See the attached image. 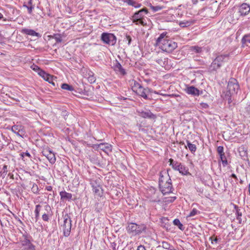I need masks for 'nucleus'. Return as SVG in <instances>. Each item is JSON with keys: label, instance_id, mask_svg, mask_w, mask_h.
<instances>
[{"label": "nucleus", "instance_id": "obj_1", "mask_svg": "<svg viewBox=\"0 0 250 250\" xmlns=\"http://www.w3.org/2000/svg\"><path fill=\"white\" fill-rule=\"evenodd\" d=\"M160 174L159 185L161 191L163 194L171 193L172 186L170 177L167 175L165 177L162 175V173Z\"/></svg>", "mask_w": 250, "mask_h": 250}, {"label": "nucleus", "instance_id": "obj_2", "mask_svg": "<svg viewBox=\"0 0 250 250\" xmlns=\"http://www.w3.org/2000/svg\"><path fill=\"white\" fill-rule=\"evenodd\" d=\"M229 54L218 55L211 63L209 69L211 71H215L220 68L222 63L228 61Z\"/></svg>", "mask_w": 250, "mask_h": 250}, {"label": "nucleus", "instance_id": "obj_3", "mask_svg": "<svg viewBox=\"0 0 250 250\" xmlns=\"http://www.w3.org/2000/svg\"><path fill=\"white\" fill-rule=\"evenodd\" d=\"M239 89V85L237 81L234 78H230L228 82L227 90L226 92L227 96H232L237 94Z\"/></svg>", "mask_w": 250, "mask_h": 250}, {"label": "nucleus", "instance_id": "obj_4", "mask_svg": "<svg viewBox=\"0 0 250 250\" xmlns=\"http://www.w3.org/2000/svg\"><path fill=\"white\" fill-rule=\"evenodd\" d=\"M169 162L170 163V166H171L174 170L179 171L182 175H187L190 174L188 172V169L181 163L174 161L172 159H170Z\"/></svg>", "mask_w": 250, "mask_h": 250}, {"label": "nucleus", "instance_id": "obj_5", "mask_svg": "<svg viewBox=\"0 0 250 250\" xmlns=\"http://www.w3.org/2000/svg\"><path fill=\"white\" fill-rule=\"evenodd\" d=\"M157 46H159L163 51L168 53L171 52L177 46L175 42L169 40L165 41Z\"/></svg>", "mask_w": 250, "mask_h": 250}, {"label": "nucleus", "instance_id": "obj_6", "mask_svg": "<svg viewBox=\"0 0 250 250\" xmlns=\"http://www.w3.org/2000/svg\"><path fill=\"white\" fill-rule=\"evenodd\" d=\"M63 223L61 225L62 228L64 235L67 237L69 235L71 229V220L68 214L63 215Z\"/></svg>", "mask_w": 250, "mask_h": 250}, {"label": "nucleus", "instance_id": "obj_7", "mask_svg": "<svg viewBox=\"0 0 250 250\" xmlns=\"http://www.w3.org/2000/svg\"><path fill=\"white\" fill-rule=\"evenodd\" d=\"M101 40L104 43L109 45H114L116 43L117 38L113 34L103 33L101 35Z\"/></svg>", "mask_w": 250, "mask_h": 250}, {"label": "nucleus", "instance_id": "obj_8", "mask_svg": "<svg viewBox=\"0 0 250 250\" xmlns=\"http://www.w3.org/2000/svg\"><path fill=\"white\" fill-rule=\"evenodd\" d=\"M146 229V227L144 226L142 228L136 224L131 223L127 226L126 229L129 233L134 232L135 234H139L142 231H145Z\"/></svg>", "mask_w": 250, "mask_h": 250}, {"label": "nucleus", "instance_id": "obj_9", "mask_svg": "<svg viewBox=\"0 0 250 250\" xmlns=\"http://www.w3.org/2000/svg\"><path fill=\"white\" fill-rule=\"evenodd\" d=\"M42 153L43 156H45L49 162L53 164L56 162V157L55 154L52 151L50 148L47 147L43 148Z\"/></svg>", "mask_w": 250, "mask_h": 250}, {"label": "nucleus", "instance_id": "obj_10", "mask_svg": "<svg viewBox=\"0 0 250 250\" xmlns=\"http://www.w3.org/2000/svg\"><path fill=\"white\" fill-rule=\"evenodd\" d=\"M21 250H35L34 246L25 235H23V239L21 240Z\"/></svg>", "mask_w": 250, "mask_h": 250}, {"label": "nucleus", "instance_id": "obj_11", "mask_svg": "<svg viewBox=\"0 0 250 250\" xmlns=\"http://www.w3.org/2000/svg\"><path fill=\"white\" fill-rule=\"evenodd\" d=\"M151 92L150 89L148 88H145L142 87V88L138 90L136 93L146 100H150L151 98L149 97V93Z\"/></svg>", "mask_w": 250, "mask_h": 250}, {"label": "nucleus", "instance_id": "obj_12", "mask_svg": "<svg viewBox=\"0 0 250 250\" xmlns=\"http://www.w3.org/2000/svg\"><path fill=\"white\" fill-rule=\"evenodd\" d=\"M250 12V6L246 3H244L239 7L238 13H239L240 16H244L248 14Z\"/></svg>", "mask_w": 250, "mask_h": 250}, {"label": "nucleus", "instance_id": "obj_13", "mask_svg": "<svg viewBox=\"0 0 250 250\" xmlns=\"http://www.w3.org/2000/svg\"><path fill=\"white\" fill-rule=\"evenodd\" d=\"M139 116L144 118H148L151 119H154L156 118V116L153 114L150 110H142L139 112Z\"/></svg>", "mask_w": 250, "mask_h": 250}, {"label": "nucleus", "instance_id": "obj_14", "mask_svg": "<svg viewBox=\"0 0 250 250\" xmlns=\"http://www.w3.org/2000/svg\"><path fill=\"white\" fill-rule=\"evenodd\" d=\"M114 70L118 74L125 75L126 74L125 70L123 68L121 64L118 62L116 61L115 64L113 66Z\"/></svg>", "mask_w": 250, "mask_h": 250}, {"label": "nucleus", "instance_id": "obj_15", "mask_svg": "<svg viewBox=\"0 0 250 250\" xmlns=\"http://www.w3.org/2000/svg\"><path fill=\"white\" fill-rule=\"evenodd\" d=\"M186 90L187 93L193 96H199L200 94L199 90L194 86H188Z\"/></svg>", "mask_w": 250, "mask_h": 250}, {"label": "nucleus", "instance_id": "obj_16", "mask_svg": "<svg viewBox=\"0 0 250 250\" xmlns=\"http://www.w3.org/2000/svg\"><path fill=\"white\" fill-rule=\"evenodd\" d=\"M90 184L92 188H99L102 185V180L99 178H93L90 179Z\"/></svg>", "mask_w": 250, "mask_h": 250}, {"label": "nucleus", "instance_id": "obj_17", "mask_svg": "<svg viewBox=\"0 0 250 250\" xmlns=\"http://www.w3.org/2000/svg\"><path fill=\"white\" fill-rule=\"evenodd\" d=\"M21 32L24 34H26L28 35H30L32 36H37V37H41L40 34L39 33L35 32L34 30L32 29L24 28L21 30Z\"/></svg>", "mask_w": 250, "mask_h": 250}, {"label": "nucleus", "instance_id": "obj_18", "mask_svg": "<svg viewBox=\"0 0 250 250\" xmlns=\"http://www.w3.org/2000/svg\"><path fill=\"white\" fill-rule=\"evenodd\" d=\"M111 147H112L111 145H110L108 144L101 143L99 145V148L100 149H101L106 152L108 151H110V152L111 151V150H112Z\"/></svg>", "mask_w": 250, "mask_h": 250}, {"label": "nucleus", "instance_id": "obj_19", "mask_svg": "<svg viewBox=\"0 0 250 250\" xmlns=\"http://www.w3.org/2000/svg\"><path fill=\"white\" fill-rule=\"evenodd\" d=\"M241 42L243 47H244L245 45H249V44L250 43V33L243 36L241 40Z\"/></svg>", "mask_w": 250, "mask_h": 250}, {"label": "nucleus", "instance_id": "obj_20", "mask_svg": "<svg viewBox=\"0 0 250 250\" xmlns=\"http://www.w3.org/2000/svg\"><path fill=\"white\" fill-rule=\"evenodd\" d=\"M93 191L96 196L101 197L103 194V189L102 185L99 186V188H92Z\"/></svg>", "mask_w": 250, "mask_h": 250}, {"label": "nucleus", "instance_id": "obj_21", "mask_svg": "<svg viewBox=\"0 0 250 250\" xmlns=\"http://www.w3.org/2000/svg\"><path fill=\"white\" fill-rule=\"evenodd\" d=\"M167 32H163V33L160 34V35L156 40V45L159 44L160 43H161V42H163L167 40Z\"/></svg>", "mask_w": 250, "mask_h": 250}, {"label": "nucleus", "instance_id": "obj_22", "mask_svg": "<svg viewBox=\"0 0 250 250\" xmlns=\"http://www.w3.org/2000/svg\"><path fill=\"white\" fill-rule=\"evenodd\" d=\"M209 240L211 241V244L214 246H217L221 241V238H217V237L214 235L210 237Z\"/></svg>", "mask_w": 250, "mask_h": 250}, {"label": "nucleus", "instance_id": "obj_23", "mask_svg": "<svg viewBox=\"0 0 250 250\" xmlns=\"http://www.w3.org/2000/svg\"><path fill=\"white\" fill-rule=\"evenodd\" d=\"M60 195L61 196V199L63 200H70L72 197L71 193L66 192L65 191H62L60 192Z\"/></svg>", "mask_w": 250, "mask_h": 250}, {"label": "nucleus", "instance_id": "obj_24", "mask_svg": "<svg viewBox=\"0 0 250 250\" xmlns=\"http://www.w3.org/2000/svg\"><path fill=\"white\" fill-rule=\"evenodd\" d=\"M131 84L132 85V89L133 91L136 93L138 91V90L139 89V88H141L142 87L139 83L134 80H132L131 82Z\"/></svg>", "mask_w": 250, "mask_h": 250}, {"label": "nucleus", "instance_id": "obj_25", "mask_svg": "<svg viewBox=\"0 0 250 250\" xmlns=\"http://www.w3.org/2000/svg\"><path fill=\"white\" fill-rule=\"evenodd\" d=\"M123 1L128 5H131L135 8H139L141 6V4L138 3L133 0H123Z\"/></svg>", "mask_w": 250, "mask_h": 250}, {"label": "nucleus", "instance_id": "obj_26", "mask_svg": "<svg viewBox=\"0 0 250 250\" xmlns=\"http://www.w3.org/2000/svg\"><path fill=\"white\" fill-rule=\"evenodd\" d=\"M131 20L132 21V22L137 25H138L139 23L141 24L143 26H145L146 25V23L144 21L137 18H134V16H133L132 17Z\"/></svg>", "mask_w": 250, "mask_h": 250}, {"label": "nucleus", "instance_id": "obj_27", "mask_svg": "<svg viewBox=\"0 0 250 250\" xmlns=\"http://www.w3.org/2000/svg\"><path fill=\"white\" fill-rule=\"evenodd\" d=\"M162 247L165 249L168 250H175L174 247L170 245L168 242L163 241L162 242Z\"/></svg>", "mask_w": 250, "mask_h": 250}, {"label": "nucleus", "instance_id": "obj_28", "mask_svg": "<svg viewBox=\"0 0 250 250\" xmlns=\"http://www.w3.org/2000/svg\"><path fill=\"white\" fill-rule=\"evenodd\" d=\"M187 146H188L189 150L192 153L195 152L196 150V146L194 144H192L190 143V142L188 140L187 141Z\"/></svg>", "mask_w": 250, "mask_h": 250}, {"label": "nucleus", "instance_id": "obj_29", "mask_svg": "<svg viewBox=\"0 0 250 250\" xmlns=\"http://www.w3.org/2000/svg\"><path fill=\"white\" fill-rule=\"evenodd\" d=\"M173 224L174 225L178 226V228L183 230L184 229V227L183 224L180 222V220L178 219H175L173 220Z\"/></svg>", "mask_w": 250, "mask_h": 250}, {"label": "nucleus", "instance_id": "obj_30", "mask_svg": "<svg viewBox=\"0 0 250 250\" xmlns=\"http://www.w3.org/2000/svg\"><path fill=\"white\" fill-rule=\"evenodd\" d=\"M88 76L87 77V80L89 83H94L96 81V78L94 75V73L92 72H90L88 73Z\"/></svg>", "mask_w": 250, "mask_h": 250}, {"label": "nucleus", "instance_id": "obj_31", "mask_svg": "<svg viewBox=\"0 0 250 250\" xmlns=\"http://www.w3.org/2000/svg\"><path fill=\"white\" fill-rule=\"evenodd\" d=\"M234 208L236 209V215L237 219L239 220V222H240L241 221V217L242 216V212L240 210V209H239L236 205L234 206Z\"/></svg>", "mask_w": 250, "mask_h": 250}, {"label": "nucleus", "instance_id": "obj_32", "mask_svg": "<svg viewBox=\"0 0 250 250\" xmlns=\"http://www.w3.org/2000/svg\"><path fill=\"white\" fill-rule=\"evenodd\" d=\"M133 16H134V18H137L144 21V14H143L140 11L135 12Z\"/></svg>", "mask_w": 250, "mask_h": 250}, {"label": "nucleus", "instance_id": "obj_33", "mask_svg": "<svg viewBox=\"0 0 250 250\" xmlns=\"http://www.w3.org/2000/svg\"><path fill=\"white\" fill-rule=\"evenodd\" d=\"M41 208V206L40 205H37L36 206V208L35 210L36 221H37V220H38Z\"/></svg>", "mask_w": 250, "mask_h": 250}, {"label": "nucleus", "instance_id": "obj_34", "mask_svg": "<svg viewBox=\"0 0 250 250\" xmlns=\"http://www.w3.org/2000/svg\"><path fill=\"white\" fill-rule=\"evenodd\" d=\"M61 87L63 89L67 90L69 91H73L74 90L73 87L67 83H63L62 84Z\"/></svg>", "mask_w": 250, "mask_h": 250}, {"label": "nucleus", "instance_id": "obj_35", "mask_svg": "<svg viewBox=\"0 0 250 250\" xmlns=\"http://www.w3.org/2000/svg\"><path fill=\"white\" fill-rule=\"evenodd\" d=\"M190 50L196 53H200L202 52V48L198 46H193L190 47Z\"/></svg>", "mask_w": 250, "mask_h": 250}, {"label": "nucleus", "instance_id": "obj_36", "mask_svg": "<svg viewBox=\"0 0 250 250\" xmlns=\"http://www.w3.org/2000/svg\"><path fill=\"white\" fill-rule=\"evenodd\" d=\"M54 38L57 42H61L62 41V37L60 34H55L52 37Z\"/></svg>", "mask_w": 250, "mask_h": 250}, {"label": "nucleus", "instance_id": "obj_37", "mask_svg": "<svg viewBox=\"0 0 250 250\" xmlns=\"http://www.w3.org/2000/svg\"><path fill=\"white\" fill-rule=\"evenodd\" d=\"M223 167H225L228 165V161L225 155L220 156Z\"/></svg>", "mask_w": 250, "mask_h": 250}, {"label": "nucleus", "instance_id": "obj_38", "mask_svg": "<svg viewBox=\"0 0 250 250\" xmlns=\"http://www.w3.org/2000/svg\"><path fill=\"white\" fill-rule=\"evenodd\" d=\"M191 22L189 21H181L179 23V25L181 27H186L189 26L191 24Z\"/></svg>", "mask_w": 250, "mask_h": 250}, {"label": "nucleus", "instance_id": "obj_39", "mask_svg": "<svg viewBox=\"0 0 250 250\" xmlns=\"http://www.w3.org/2000/svg\"><path fill=\"white\" fill-rule=\"evenodd\" d=\"M150 8L153 10V12H157V11H158L161 9H163V6H153L152 5H150Z\"/></svg>", "mask_w": 250, "mask_h": 250}, {"label": "nucleus", "instance_id": "obj_40", "mask_svg": "<svg viewBox=\"0 0 250 250\" xmlns=\"http://www.w3.org/2000/svg\"><path fill=\"white\" fill-rule=\"evenodd\" d=\"M217 151L220 156H223V155L225 154L224 152V147L222 146H218Z\"/></svg>", "mask_w": 250, "mask_h": 250}, {"label": "nucleus", "instance_id": "obj_41", "mask_svg": "<svg viewBox=\"0 0 250 250\" xmlns=\"http://www.w3.org/2000/svg\"><path fill=\"white\" fill-rule=\"evenodd\" d=\"M23 6L25 7L28 9V12L29 14H31L33 10L34 9L35 5L28 6L27 5L24 3Z\"/></svg>", "mask_w": 250, "mask_h": 250}, {"label": "nucleus", "instance_id": "obj_42", "mask_svg": "<svg viewBox=\"0 0 250 250\" xmlns=\"http://www.w3.org/2000/svg\"><path fill=\"white\" fill-rule=\"evenodd\" d=\"M44 208L46 213H48L50 214H51V208L49 205H46L45 206H44Z\"/></svg>", "mask_w": 250, "mask_h": 250}, {"label": "nucleus", "instance_id": "obj_43", "mask_svg": "<svg viewBox=\"0 0 250 250\" xmlns=\"http://www.w3.org/2000/svg\"><path fill=\"white\" fill-rule=\"evenodd\" d=\"M132 39L131 37L129 35H126L125 38L124 40V41L127 42L128 45H130Z\"/></svg>", "mask_w": 250, "mask_h": 250}, {"label": "nucleus", "instance_id": "obj_44", "mask_svg": "<svg viewBox=\"0 0 250 250\" xmlns=\"http://www.w3.org/2000/svg\"><path fill=\"white\" fill-rule=\"evenodd\" d=\"M31 68L37 73H38L41 70V69L38 66L34 64L32 65L31 66Z\"/></svg>", "mask_w": 250, "mask_h": 250}, {"label": "nucleus", "instance_id": "obj_45", "mask_svg": "<svg viewBox=\"0 0 250 250\" xmlns=\"http://www.w3.org/2000/svg\"><path fill=\"white\" fill-rule=\"evenodd\" d=\"M49 214H50L46 213V212H44L42 216V218L43 220L45 221H48L49 220Z\"/></svg>", "mask_w": 250, "mask_h": 250}, {"label": "nucleus", "instance_id": "obj_46", "mask_svg": "<svg viewBox=\"0 0 250 250\" xmlns=\"http://www.w3.org/2000/svg\"><path fill=\"white\" fill-rule=\"evenodd\" d=\"M176 199L175 196L170 197L166 198V202L167 203H172Z\"/></svg>", "mask_w": 250, "mask_h": 250}, {"label": "nucleus", "instance_id": "obj_47", "mask_svg": "<svg viewBox=\"0 0 250 250\" xmlns=\"http://www.w3.org/2000/svg\"><path fill=\"white\" fill-rule=\"evenodd\" d=\"M197 210L195 208H193L192 209V210L190 212L188 216L189 217H191V216H194L195 215H196L197 213Z\"/></svg>", "mask_w": 250, "mask_h": 250}, {"label": "nucleus", "instance_id": "obj_48", "mask_svg": "<svg viewBox=\"0 0 250 250\" xmlns=\"http://www.w3.org/2000/svg\"><path fill=\"white\" fill-rule=\"evenodd\" d=\"M20 155L21 156V157L22 158V159L23 158L24 156H27L29 158L31 157V155H30V153L29 152H28L27 151H26V152H22V153H21L20 154Z\"/></svg>", "mask_w": 250, "mask_h": 250}, {"label": "nucleus", "instance_id": "obj_49", "mask_svg": "<svg viewBox=\"0 0 250 250\" xmlns=\"http://www.w3.org/2000/svg\"><path fill=\"white\" fill-rule=\"evenodd\" d=\"M231 96H227L226 93H225V98L226 100H228L229 104H230L232 102Z\"/></svg>", "mask_w": 250, "mask_h": 250}, {"label": "nucleus", "instance_id": "obj_50", "mask_svg": "<svg viewBox=\"0 0 250 250\" xmlns=\"http://www.w3.org/2000/svg\"><path fill=\"white\" fill-rule=\"evenodd\" d=\"M32 189L34 193H37L38 190V188L37 185H33Z\"/></svg>", "mask_w": 250, "mask_h": 250}, {"label": "nucleus", "instance_id": "obj_51", "mask_svg": "<svg viewBox=\"0 0 250 250\" xmlns=\"http://www.w3.org/2000/svg\"><path fill=\"white\" fill-rule=\"evenodd\" d=\"M200 106L203 108H208V105L207 103H202L200 104Z\"/></svg>", "mask_w": 250, "mask_h": 250}, {"label": "nucleus", "instance_id": "obj_52", "mask_svg": "<svg viewBox=\"0 0 250 250\" xmlns=\"http://www.w3.org/2000/svg\"><path fill=\"white\" fill-rule=\"evenodd\" d=\"M53 80V77L52 76L48 74V77H46L45 81L48 82L49 83H50L51 81Z\"/></svg>", "mask_w": 250, "mask_h": 250}, {"label": "nucleus", "instance_id": "obj_53", "mask_svg": "<svg viewBox=\"0 0 250 250\" xmlns=\"http://www.w3.org/2000/svg\"><path fill=\"white\" fill-rule=\"evenodd\" d=\"M99 203H97L95 205V206H96L95 210L97 212H100V210H101V207H99Z\"/></svg>", "mask_w": 250, "mask_h": 250}, {"label": "nucleus", "instance_id": "obj_54", "mask_svg": "<svg viewBox=\"0 0 250 250\" xmlns=\"http://www.w3.org/2000/svg\"><path fill=\"white\" fill-rule=\"evenodd\" d=\"M139 11H141V12L144 14V13L146 14L148 13V10L146 8H143Z\"/></svg>", "mask_w": 250, "mask_h": 250}, {"label": "nucleus", "instance_id": "obj_55", "mask_svg": "<svg viewBox=\"0 0 250 250\" xmlns=\"http://www.w3.org/2000/svg\"><path fill=\"white\" fill-rule=\"evenodd\" d=\"M45 73L44 71L41 69L38 73L40 76L42 77L43 75H45Z\"/></svg>", "mask_w": 250, "mask_h": 250}, {"label": "nucleus", "instance_id": "obj_56", "mask_svg": "<svg viewBox=\"0 0 250 250\" xmlns=\"http://www.w3.org/2000/svg\"><path fill=\"white\" fill-rule=\"evenodd\" d=\"M137 250H146V249L143 246L140 245L138 246Z\"/></svg>", "mask_w": 250, "mask_h": 250}, {"label": "nucleus", "instance_id": "obj_57", "mask_svg": "<svg viewBox=\"0 0 250 250\" xmlns=\"http://www.w3.org/2000/svg\"><path fill=\"white\" fill-rule=\"evenodd\" d=\"M27 4L28 6L34 5V4H33L32 0H28Z\"/></svg>", "mask_w": 250, "mask_h": 250}, {"label": "nucleus", "instance_id": "obj_58", "mask_svg": "<svg viewBox=\"0 0 250 250\" xmlns=\"http://www.w3.org/2000/svg\"><path fill=\"white\" fill-rule=\"evenodd\" d=\"M46 189L48 191H51L52 189V187L51 186H47L46 187Z\"/></svg>", "mask_w": 250, "mask_h": 250}, {"label": "nucleus", "instance_id": "obj_59", "mask_svg": "<svg viewBox=\"0 0 250 250\" xmlns=\"http://www.w3.org/2000/svg\"><path fill=\"white\" fill-rule=\"evenodd\" d=\"M4 172H7V166L4 165L2 168Z\"/></svg>", "mask_w": 250, "mask_h": 250}, {"label": "nucleus", "instance_id": "obj_60", "mask_svg": "<svg viewBox=\"0 0 250 250\" xmlns=\"http://www.w3.org/2000/svg\"><path fill=\"white\" fill-rule=\"evenodd\" d=\"M46 77H48V74L45 73V75H43L42 77L43 78L44 80H45Z\"/></svg>", "mask_w": 250, "mask_h": 250}, {"label": "nucleus", "instance_id": "obj_61", "mask_svg": "<svg viewBox=\"0 0 250 250\" xmlns=\"http://www.w3.org/2000/svg\"><path fill=\"white\" fill-rule=\"evenodd\" d=\"M231 177L234 179H237V176L235 174H232Z\"/></svg>", "mask_w": 250, "mask_h": 250}, {"label": "nucleus", "instance_id": "obj_62", "mask_svg": "<svg viewBox=\"0 0 250 250\" xmlns=\"http://www.w3.org/2000/svg\"><path fill=\"white\" fill-rule=\"evenodd\" d=\"M50 83H51L53 86L55 85V83L53 81V80L51 81Z\"/></svg>", "mask_w": 250, "mask_h": 250}, {"label": "nucleus", "instance_id": "obj_63", "mask_svg": "<svg viewBox=\"0 0 250 250\" xmlns=\"http://www.w3.org/2000/svg\"><path fill=\"white\" fill-rule=\"evenodd\" d=\"M17 126H13L12 127V130L13 131H14V129L15 128V129H17Z\"/></svg>", "mask_w": 250, "mask_h": 250}, {"label": "nucleus", "instance_id": "obj_64", "mask_svg": "<svg viewBox=\"0 0 250 250\" xmlns=\"http://www.w3.org/2000/svg\"><path fill=\"white\" fill-rule=\"evenodd\" d=\"M249 194L250 195V184L249 186Z\"/></svg>", "mask_w": 250, "mask_h": 250}]
</instances>
